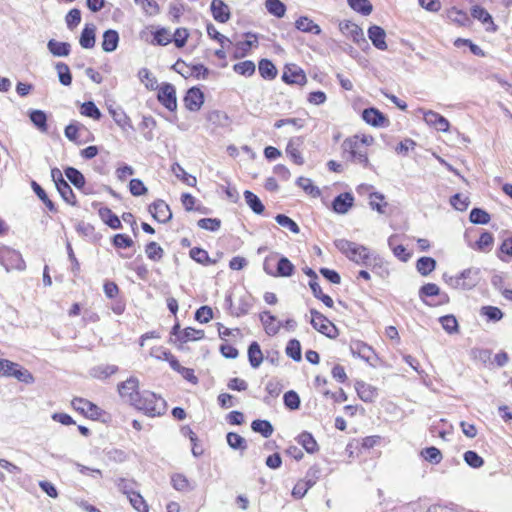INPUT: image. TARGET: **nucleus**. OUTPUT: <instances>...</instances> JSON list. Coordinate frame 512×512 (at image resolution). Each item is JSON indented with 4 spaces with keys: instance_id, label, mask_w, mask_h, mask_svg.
I'll list each match as a JSON object with an SVG mask.
<instances>
[{
    "instance_id": "1",
    "label": "nucleus",
    "mask_w": 512,
    "mask_h": 512,
    "mask_svg": "<svg viewBox=\"0 0 512 512\" xmlns=\"http://www.w3.org/2000/svg\"><path fill=\"white\" fill-rule=\"evenodd\" d=\"M335 247L351 261L365 267L371 266V259L374 256L369 249L363 245L346 239H337L334 241Z\"/></svg>"
},
{
    "instance_id": "2",
    "label": "nucleus",
    "mask_w": 512,
    "mask_h": 512,
    "mask_svg": "<svg viewBox=\"0 0 512 512\" xmlns=\"http://www.w3.org/2000/svg\"><path fill=\"white\" fill-rule=\"evenodd\" d=\"M134 407L139 411H143L144 414L149 417H156L166 412L167 403L162 397L157 396L155 393L144 390L141 392L137 402L134 403Z\"/></svg>"
},
{
    "instance_id": "3",
    "label": "nucleus",
    "mask_w": 512,
    "mask_h": 512,
    "mask_svg": "<svg viewBox=\"0 0 512 512\" xmlns=\"http://www.w3.org/2000/svg\"><path fill=\"white\" fill-rule=\"evenodd\" d=\"M343 156L354 163L361 164L367 168L370 166V162L366 151L360 150V143L358 142V136L346 138L342 145Z\"/></svg>"
},
{
    "instance_id": "4",
    "label": "nucleus",
    "mask_w": 512,
    "mask_h": 512,
    "mask_svg": "<svg viewBox=\"0 0 512 512\" xmlns=\"http://www.w3.org/2000/svg\"><path fill=\"white\" fill-rule=\"evenodd\" d=\"M448 281L449 286L454 289L470 290L480 281V269L476 267L467 268L456 277H451Z\"/></svg>"
},
{
    "instance_id": "5",
    "label": "nucleus",
    "mask_w": 512,
    "mask_h": 512,
    "mask_svg": "<svg viewBox=\"0 0 512 512\" xmlns=\"http://www.w3.org/2000/svg\"><path fill=\"white\" fill-rule=\"evenodd\" d=\"M312 327L330 339H335L338 334V328L329 319L316 309H310Z\"/></svg>"
},
{
    "instance_id": "6",
    "label": "nucleus",
    "mask_w": 512,
    "mask_h": 512,
    "mask_svg": "<svg viewBox=\"0 0 512 512\" xmlns=\"http://www.w3.org/2000/svg\"><path fill=\"white\" fill-rule=\"evenodd\" d=\"M0 264L7 271L11 269L24 270L26 267L21 253L8 246H0Z\"/></svg>"
},
{
    "instance_id": "7",
    "label": "nucleus",
    "mask_w": 512,
    "mask_h": 512,
    "mask_svg": "<svg viewBox=\"0 0 512 512\" xmlns=\"http://www.w3.org/2000/svg\"><path fill=\"white\" fill-rule=\"evenodd\" d=\"M118 392L122 399L134 407L141 395L139 391V380L136 377H130L126 381L118 384Z\"/></svg>"
},
{
    "instance_id": "8",
    "label": "nucleus",
    "mask_w": 512,
    "mask_h": 512,
    "mask_svg": "<svg viewBox=\"0 0 512 512\" xmlns=\"http://www.w3.org/2000/svg\"><path fill=\"white\" fill-rule=\"evenodd\" d=\"M158 101L169 111L173 112L177 109L176 89L170 83H162L159 86Z\"/></svg>"
},
{
    "instance_id": "9",
    "label": "nucleus",
    "mask_w": 512,
    "mask_h": 512,
    "mask_svg": "<svg viewBox=\"0 0 512 512\" xmlns=\"http://www.w3.org/2000/svg\"><path fill=\"white\" fill-rule=\"evenodd\" d=\"M71 405L76 411L93 420H98L103 414V410L101 408L91 401L83 398H74Z\"/></svg>"
},
{
    "instance_id": "10",
    "label": "nucleus",
    "mask_w": 512,
    "mask_h": 512,
    "mask_svg": "<svg viewBox=\"0 0 512 512\" xmlns=\"http://www.w3.org/2000/svg\"><path fill=\"white\" fill-rule=\"evenodd\" d=\"M204 100V93L195 86L187 90L183 99L184 106L191 112L199 111L204 104Z\"/></svg>"
},
{
    "instance_id": "11",
    "label": "nucleus",
    "mask_w": 512,
    "mask_h": 512,
    "mask_svg": "<svg viewBox=\"0 0 512 512\" xmlns=\"http://www.w3.org/2000/svg\"><path fill=\"white\" fill-rule=\"evenodd\" d=\"M152 217L159 223H167L172 219V212L169 205L161 199L151 203L148 208Z\"/></svg>"
},
{
    "instance_id": "12",
    "label": "nucleus",
    "mask_w": 512,
    "mask_h": 512,
    "mask_svg": "<svg viewBox=\"0 0 512 512\" xmlns=\"http://www.w3.org/2000/svg\"><path fill=\"white\" fill-rule=\"evenodd\" d=\"M282 80L286 84L303 86L307 83L305 72L295 64L286 65L282 74Z\"/></svg>"
},
{
    "instance_id": "13",
    "label": "nucleus",
    "mask_w": 512,
    "mask_h": 512,
    "mask_svg": "<svg viewBox=\"0 0 512 512\" xmlns=\"http://www.w3.org/2000/svg\"><path fill=\"white\" fill-rule=\"evenodd\" d=\"M226 303L231 308V314L236 317L246 315L253 306L254 298L250 294L241 296L237 302V305L233 307L232 296L228 295L225 299Z\"/></svg>"
},
{
    "instance_id": "14",
    "label": "nucleus",
    "mask_w": 512,
    "mask_h": 512,
    "mask_svg": "<svg viewBox=\"0 0 512 512\" xmlns=\"http://www.w3.org/2000/svg\"><path fill=\"white\" fill-rule=\"evenodd\" d=\"M362 119L373 127H387L390 124L384 113L375 107L365 108L362 111Z\"/></svg>"
},
{
    "instance_id": "15",
    "label": "nucleus",
    "mask_w": 512,
    "mask_h": 512,
    "mask_svg": "<svg viewBox=\"0 0 512 512\" xmlns=\"http://www.w3.org/2000/svg\"><path fill=\"white\" fill-rule=\"evenodd\" d=\"M5 371H6V374H5L6 377H14L18 381L23 382L25 384H32L35 381L34 376L28 369L22 367L18 363L10 361V360H9V365Z\"/></svg>"
},
{
    "instance_id": "16",
    "label": "nucleus",
    "mask_w": 512,
    "mask_h": 512,
    "mask_svg": "<svg viewBox=\"0 0 512 512\" xmlns=\"http://www.w3.org/2000/svg\"><path fill=\"white\" fill-rule=\"evenodd\" d=\"M304 145L303 137H293L289 140L286 146V154L291 158V160L297 165L304 164V158L301 154L300 149Z\"/></svg>"
},
{
    "instance_id": "17",
    "label": "nucleus",
    "mask_w": 512,
    "mask_h": 512,
    "mask_svg": "<svg viewBox=\"0 0 512 512\" xmlns=\"http://www.w3.org/2000/svg\"><path fill=\"white\" fill-rule=\"evenodd\" d=\"M354 204V196L350 192L337 195L332 201V210L337 214H346Z\"/></svg>"
},
{
    "instance_id": "18",
    "label": "nucleus",
    "mask_w": 512,
    "mask_h": 512,
    "mask_svg": "<svg viewBox=\"0 0 512 512\" xmlns=\"http://www.w3.org/2000/svg\"><path fill=\"white\" fill-rule=\"evenodd\" d=\"M423 118L428 125L433 126L438 131L446 132L449 130V121L444 116L435 111H424Z\"/></svg>"
},
{
    "instance_id": "19",
    "label": "nucleus",
    "mask_w": 512,
    "mask_h": 512,
    "mask_svg": "<svg viewBox=\"0 0 512 512\" xmlns=\"http://www.w3.org/2000/svg\"><path fill=\"white\" fill-rule=\"evenodd\" d=\"M211 13L213 18L220 23H226L231 17L230 9L222 0H212Z\"/></svg>"
},
{
    "instance_id": "20",
    "label": "nucleus",
    "mask_w": 512,
    "mask_h": 512,
    "mask_svg": "<svg viewBox=\"0 0 512 512\" xmlns=\"http://www.w3.org/2000/svg\"><path fill=\"white\" fill-rule=\"evenodd\" d=\"M368 37L374 47L382 51L387 50V43L385 41L386 32L382 27L378 25L370 26L368 29Z\"/></svg>"
},
{
    "instance_id": "21",
    "label": "nucleus",
    "mask_w": 512,
    "mask_h": 512,
    "mask_svg": "<svg viewBox=\"0 0 512 512\" xmlns=\"http://www.w3.org/2000/svg\"><path fill=\"white\" fill-rule=\"evenodd\" d=\"M350 351L353 356H358L366 362H370L372 356L374 355L373 348L360 340L351 342Z\"/></svg>"
},
{
    "instance_id": "22",
    "label": "nucleus",
    "mask_w": 512,
    "mask_h": 512,
    "mask_svg": "<svg viewBox=\"0 0 512 512\" xmlns=\"http://www.w3.org/2000/svg\"><path fill=\"white\" fill-rule=\"evenodd\" d=\"M109 114L112 116L115 123L122 129H133V126L131 124L130 118L127 116L125 111L120 107H114L113 105H110L108 107Z\"/></svg>"
},
{
    "instance_id": "23",
    "label": "nucleus",
    "mask_w": 512,
    "mask_h": 512,
    "mask_svg": "<svg viewBox=\"0 0 512 512\" xmlns=\"http://www.w3.org/2000/svg\"><path fill=\"white\" fill-rule=\"evenodd\" d=\"M339 28L343 34L350 36L354 42H359L361 40L366 43L363 31L357 24L346 20L340 22Z\"/></svg>"
},
{
    "instance_id": "24",
    "label": "nucleus",
    "mask_w": 512,
    "mask_h": 512,
    "mask_svg": "<svg viewBox=\"0 0 512 512\" xmlns=\"http://www.w3.org/2000/svg\"><path fill=\"white\" fill-rule=\"evenodd\" d=\"M96 42V27L94 24H86L81 32L79 43L84 49H91Z\"/></svg>"
},
{
    "instance_id": "25",
    "label": "nucleus",
    "mask_w": 512,
    "mask_h": 512,
    "mask_svg": "<svg viewBox=\"0 0 512 512\" xmlns=\"http://www.w3.org/2000/svg\"><path fill=\"white\" fill-rule=\"evenodd\" d=\"M102 49L104 52H114L119 44V33L114 29H108L104 31L102 36Z\"/></svg>"
},
{
    "instance_id": "26",
    "label": "nucleus",
    "mask_w": 512,
    "mask_h": 512,
    "mask_svg": "<svg viewBox=\"0 0 512 512\" xmlns=\"http://www.w3.org/2000/svg\"><path fill=\"white\" fill-rule=\"evenodd\" d=\"M32 124L42 133L48 132L47 114L43 110L33 109L28 113Z\"/></svg>"
},
{
    "instance_id": "27",
    "label": "nucleus",
    "mask_w": 512,
    "mask_h": 512,
    "mask_svg": "<svg viewBox=\"0 0 512 512\" xmlns=\"http://www.w3.org/2000/svg\"><path fill=\"white\" fill-rule=\"evenodd\" d=\"M47 49L55 57H66L71 52V45L68 42L50 39L47 43Z\"/></svg>"
},
{
    "instance_id": "28",
    "label": "nucleus",
    "mask_w": 512,
    "mask_h": 512,
    "mask_svg": "<svg viewBox=\"0 0 512 512\" xmlns=\"http://www.w3.org/2000/svg\"><path fill=\"white\" fill-rule=\"evenodd\" d=\"M355 389L359 398L364 402H372L377 396L376 388L363 381H357L355 384Z\"/></svg>"
},
{
    "instance_id": "29",
    "label": "nucleus",
    "mask_w": 512,
    "mask_h": 512,
    "mask_svg": "<svg viewBox=\"0 0 512 512\" xmlns=\"http://www.w3.org/2000/svg\"><path fill=\"white\" fill-rule=\"evenodd\" d=\"M247 354L249 364L252 368H258L263 362V353L257 341H253L249 344Z\"/></svg>"
},
{
    "instance_id": "30",
    "label": "nucleus",
    "mask_w": 512,
    "mask_h": 512,
    "mask_svg": "<svg viewBox=\"0 0 512 512\" xmlns=\"http://www.w3.org/2000/svg\"><path fill=\"white\" fill-rule=\"evenodd\" d=\"M295 272V266L285 256L279 257L274 273V277H291Z\"/></svg>"
},
{
    "instance_id": "31",
    "label": "nucleus",
    "mask_w": 512,
    "mask_h": 512,
    "mask_svg": "<svg viewBox=\"0 0 512 512\" xmlns=\"http://www.w3.org/2000/svg\"><path fill=\"white\" fill-rule=\"evenodd\" d=\"M259 318L261 323L264 326L265 332L270 335H276L279 332L281 324H274L276 321V317L272 315L269 311H264L259 314Z\"/></svg>"
},
{
    "instance_id": "32",
    "label": "nucleus",
    "mask_w": 512,
    "mask_h": 512,
    "mask_svg": "<svg viewBox=\"0 0 512 512\" xmlns=\"http://www.w3.org/2000/svg\"><path fill=\"white\" fill-rule=\"evenodd\" d=\"M295 27L299 31L305 33H312L314 35H319L321 33L320 26L315 24L313 20L306 16L299 17L295 22Z\"/></svg>"
},
{
    "instance_id": "33",
    "label": "nucleus",
    "mask_w": 512,
    "mask_h": 512,
    "mask_svg": "<svg viewBox=\"0 0 512 512\" xmlns=\"http://www.w3.org/2000/svg\"><path fill=\"white\" fill-rule=\"evenodd\" d=\"M245 36L247 38H254V40H245V41H240L236 44V52H235V55L234 57L235 58H241V57H245L247 55V53L249 52L250 48L252 46H256L258 44V41H257V35L252 33V32H247L245 34Z\"/></svg>"
},
{
    "instance_id": "34",
    "label": "nucleus",
    "mask_w": 512,
    "mask_h": 512,
    "mask_svg": "<svg viewBox=\"0 0 512 512\" xmlns=\"http://www.w3.org/2000/svg\"><path fill=\"white\" fill-rule=\"evenodd\" d=\"M296 440L309 454H313L319 450V446L315 438L307 431H303L299 434Z\"/></svg>"
},
{
    "instance_id": "35",
    "label": "nucleus",
    "mask_w": 512,
    "mask_h": 512,
    "mask_svg": "<svg viewBox=\"0 0 512 512\" xmlns=\"http://www.w3.org/2000/svg\"><path fill=\"white\" fill-rule=\"evenodd\" d=\"M99 216L104 221V223L112 229H120L122 228L121 221L119 217L112 212V210L108 207H103L99 209Z\"/></svg>"
},
{
    "instance_id": "36",
    "label": "nucleus",
    "mask_w": 512,
    "mask_h": 512,
    "mask_svg": "<svg viewBox=\"0 0 512 512\" xmlns=\"http://www.w3.org/2000/svg\"><path fill=\"white\" fill-rule=\"evenodd\" d=\"M243 195L247 205L255 214H263L265 211V206L256 194L250 190H245Z\"/></svg>"
},
{
    "instance_id": "37",
    "label": "nucleus",
    "mask_w": 512,
    "mask_h": 512,
    "mask_svg": "<svg viewBox=\"0 0 512 512\" xmlns=\"http://www.w3.org/2000/svg\"><path fill=\"white\" fill-rule=\"evenodd\" d=\"M189 256L201 265L208 266L216 264V260L211 259L208 252L200 247H193L189 251Z\"/></svg>"
},
{
    "instance_id": "38",
    "label": "nucleus",
    "mask_w": 512,
    "mask_h": 512,
    "mask_svg": "<svg viewBox=\"0 0 512 512\" xmlns=\"http://www.w3.org/2000/svg\"><path fill=\"white\" fill-rule=\"evenodd\" d=\"M64 173L69 182L77 189H81L85 186V177L78 169L69 166L64 169Z\"/></svg>"
},
{
    "instance_id": "39",
    "label": "nucleus",
    "mask_w": 512,
    "mask_h": 512,
    "mask_svg": "<svg viewBox=\"0 0 512 512\" xmlns=\"http://www.w3.org/2000/svg\"><path fill=\"white\" fill-rule=\"evenodd\" d=\"M172 173L188 186L194 187L197 183L196 177L188 174L185 169L177 162L171 166Z\"/></svg>"
},
{
    "instance_id": "40",
    "label": "nucleus",
    "mask_w": 512,
    "mask_h": 512,
    "mask_svg": "<svg viewBox=\"0 0 512 512\" xmlns=\"http://www.w3.org/2000/svg\"><path fill=\"white\" fill-rule=\"evenodd\" d=\"M258 70L261 77L266 80H273L277 76V69L269 59H261L258 64Z\"/></svg>"
},
{
    "instance_id": "41",
    "label": "nucleus",
    "mask_w": 512,
    "mask_h": 512,
    "mask_svg": "<svg viewBox=\"0 0 512 512\" xmlns=\"http://www.w3.org/2000/svg\"><path fill=\"white\" fill-rule=\"evenodd\" d=\"M58 80L63 86H70L72 84V73L69 66L64 62H57L55 64Z\"/></svg>"
},
{
    "instance_id": "42",
    "label": "nucleus",
    "mask_w": 512,
    "mask_h": 512,
    "mask_svg": "<svg viewBox=\"0 0 512 512\" xmlns=\"http://www.w3.org/2000/svg\"><path fill=\"white\" fill-rule=\"evenodd\" d=\"M251 429L255 433L261 434L263 437L268 438L272 435L274 428L270 421L256 419L251 423Z\"/></svg>"
},
{
    "instance_id": "43",
    "label": "nucleus",
    "mask_w": 512,
    "mask_h": 512,
    "mask_svg": "<svg viewBox=\"0 0 512 512\" xmlns=\"http://www.w3.org/2000/svg\"><path fill=\"white\" fill-rule=\"evenodd\" d=\"M436 260L432 257H420L416 262L417 271L422 276H428L436 268Z\"/></svg>"
},
{
    "instance_id": "44",
    "label": "nucleus",
    "mask_w": 512,
    "mask_h": 512,
    "mask_svg": "<svg viewBox=\"0 0 512 512\" xmlns=\"http://www.w3.org/2000/svg\"><path fill=\"white\" fill-rule=\"evenodd\" d=\"M57 191L59 192L62 199L72 206H77V199L76 196L71 188V186L68 184L67 181L61 182L59 185L56 186Z\"/></svg>"
},
{
    "instance_id": "45",
    "label": "nucleus",
    "mask_w": 512,
    "mask_h": 512,
    "mask_svg": "<svg viewBox=\"0 0 512 512\" xmlns=\"http://www.w3.org/2000/svg\"><path fill=\"white\" fill-rule=\"evenodd\" d=\"M471 15L473 18L481 21L483 24L489 23L492 26V31H496V25L493 22L492 16L487 10L479 5H475L471 8Z\"/></svg>"
},
{
    "instance_id": "46",
    "label": "nucleus",
    "mask_w": 512,
    "mask_h": 512,
    "mask_svg": "<svg viewBox=\"0 0 512 512\" xmlns=\"http://www.w3.org/2000/svg\"><path fill=\"white\" fill-rule=\"evenodd\" d=\"M31 187L37 197L45 204L50 212H57V208L53 201H51L46 191L36 181L31 182Z\"/></svg>"
},
{
    "instance_id": "47",
    "label": "nucleus",
    "mask_w": 512,
    "mask_h": 512,
    "mask_svg": "<svg viewBox=\"0 0 512 512\" xmlns=\"http://www.w3.org/2000/svg\"><path fill=\"white\" fill-rule=\"evenodd\" d=\"M205 336L204 330H197L192 327H187L182 330L179 336V343H187L189 341H197L203 339Z\"/></svg>"
},
{
    "instance_id": "48",
    "label": "nucleus",
    "mask_w": 512,
    "mask_h": 512,
    "mask_svg": "<svg viewBox=\"0 0 512 512\" xmlns=\"http://www.w3.org/2000/svg\"><path fill=\"white\" fill-rule=\"evenodd\" d=\"M469 220L473 224L485 225L490 222L491 217L484 209L475 207L470 211Z\"/></svg>"
},
{
    "instance_id": "49",
    "label": "nucleus",
    "mask_w": 512,
    "mask_h": 512,
    "mask_svg": "<svg viewBox=\"0 0 512 512\" xmlns=\"http://www.w3.org/2000/svg\"><path fill=\"white\" fill-rule=\"evenodd\" d=\"M265 7L271 15L277 18L284 17L286 13V5L280 0H266Z\"/></svg>"
},
{
    "instance_id": "50",
    "label": "nucleus",
    "mask_w": 512,
    "mask_h": 512,
    "mask_svg": "<svg viewBox=\"0 0 512 512\" xmlns=\"http://www.w3.org/2000/svg\"><path fill=\"white\" fill-rule=\"evenodd\" d=\"M441 295L440 288L434 283H426L419 289V298L426 304L431 305L426 301L427 297H434Z\"/></svg>"
},
{
    "instance_id": "51",
    "label": "nucleus",
    "mask_w": 512,
    "mask_h": 512,
    "mask_svg": "<svg viewBox=\"0 0 512 512\" xmlns=\"http://www.w3.org/2000/svg\"><path fill=\"white\" fill-rule=\"evenodd\" d=\"M118 371V367L115 365H99L91 370V375L98 379H106L109 376L115 374Z\"/></svg>"
},
{
    "instance_id": "52",
    "label": "nucleus",
    "mask_w": 512,
    "mask_h": 512,
    "mask_svg": "<svg viewBox=\"0 0 512 512\" xmlns=\"http://www.w3.org/2000/svg\"><path fill=\"white\" fill-rule=\"evenodd\" d=\"M82 129L86 130V127L78 121H73L65 127V137L72 142L81 144L78 142V134Z\"/></svg>"
},
{
    "instance_id": "53",
    "label": "nucleus",
    "mask_w": 512,
    "mask_h": 512,
    "mask_svg": "<svg viewBox=\"0 0 512 512\" xmlns=\"http://www.w3.org/2000/svg\"><path fill=\"white\" fill-rule=\"evenodd\" d=\"M347 3L351 9L363 16L369 15L373 10V6L369 0H347Z\"/></svg>"
},
{
    "instance_id": "54",
    "label": "nucleus",
    "mask_w": 512,
    "mask_h": 512,
    "mask_svg": "<svg viewBox=\"0 0 512 512\" xmlns=\"http://www.w3.org/2000/svg\"><path fill=\"white\" fill-rule=\"evenodd\" d=\"M145 253L148 259L157 262L163 258L164 250L157 242L151 241L145 246Z\"/></svg>"
},
{
    "instance_id": "55",
    "label": "nucleus",
    "mask_w": 512,
    "mask_h": 512,
    "mask_svg": "<svg viewBox=\"0 0 512 512\" xmlns=\"http://www.w3.org/2000/svg\"><path fill=\"white\" fill-rule=\"evenodd\" d=\"M420 455L432 464H439L443 458L441 451L435 446L422 449Z\"/></svg>"
},
{
    "instance_id": "56",
    "label": "nucleus",
    "mask_w": 512,
    "mask_h": 512,
    "mask_svg": "<svg viewBox=\"0 0 512 512\" xmlns=\"http://www.w3.org/2000/svg\"><path fill=\"white\" fill-rule=\"evenodd\" d=\"M80 113L94 120H100L102 117L101 111L93 101H86L82 103Z\"/></svg>"
},
{
    "instance_id": "57",
    "label": "nucleus",
    "mask_w": 512,
    "mask_h": 512,
    "mask_svg": "<svg viewBox=\"0 0 512 512\" xmlns=\"http://www.w3.org/2000/svg\"><path fill=\"white\" fill-rule=\"evenodd\" d=\"M285 352L295 362L302 360L301 344L297 339H290L288 341Z\"/></svg>"
},
{
    "instance_id": "58",
    "label": "nucleus",
    "mask_w": 512,
    "mask_h": 512,
    "mask_svg": "<svg viewBox=\"0 0 512 512\" xmlns=\"http://www.w3.org/2000/svg\"><path fill=\"white\" fill-rule=\"evenodd\" d=\"M439 322L442 325V328L448 334H455L459 331V325L456 317L452 314L444 315L439 318Z\"/></svg>"
},
{
    "instance_id": "59",
    "label": "nucleus",
    "mask_w": 512,
    "mask_h": 512,
    "mask_svg": "<svg viewBox=\"0 0 512 512\" xmlns=\"http://www.w3.org/2000/svg\"><path fill=\"white\" fill-rule=\"evenodd\" d=\"M228 445L234 450L244 451L247 449V442L245 438L235 432H229L226 435Z\"/></svg>"
},
{
    "instance_id": "60",
    "label": "nucleus",
    "mask_w": 512,
    "mask_h": 512,
    "mask_svg": "<svg viewBox=\"0 0 512 512\" xmlns=\"http://www.w3.org/2000/svg\"><path fill=\"white\" fill-rule=\"evenodd\" d=\"M171 483L175 490L177 491H190L192 488L190 486L189 480L187 477L181 473H175L171 476Z\"/></svg>"
},
{
    "instance_id": "61",
    "label": "nucleus",
    "mask_w": 512,
    "mask_h": 512,
    "mask_svg": "<svg viewBox=\"0 0 512 512\" xmlns=\"http://www.w3.org/2000/svg\"><path fill=\"white\" fill-rule=\"evenodd\" d=\"M297 185L300 186L307 194L316 198L321 195L320 189L313 185L311 179L305 177H299L296 181Z\"/></svg>"
},
{
    "instance_id": "62",
    "label": "nucleus",
    "mask_w": 512,
    "mask_h": 512,
    "mask_svg": "<svg viewBox=\"0 0 512 512\" xmlns=\"http://www.w3.org/2000/svg\"><path fill=\"white\" fill-rule=\"evenodd\" d=\"M256 66L253 61L246 60L239 63L234 64L233 70L243 76H252L255 73Z\"/></svg>"
},
{
    "instance_id": "63",
    "label": "nucleus",
    "mask_w": 512,
    "mask_h": 512,
    "mask_svg": "<svg viewBox=\"0 0 512 512\" xmlns=\"http://www.w3.org/2000/svg\"><path fill=\"white\" fill-rule=\"evenodd\" d=\"M275 221L280 226L290 230L294 234H298L300 232V228H299L298 224L293 219H291L290 217H288L285 214H277L275 217Z\"/></svg>"
},
{
    "instance_id": "64",
    "label": "nucleus",
    "mask_w": 512,
    "mask_h": 512,
    "mask_svg": "<svg viewBox=\"0 0 512 512\" xmlns=\"http://www.w3.org/2000/svg\"><path fill=\"white\" fill-rule=\"evenodd\" d=\"M283 402L285 407L290 410H297L301 404L300 397L294 390H289L284 394Z\"/></svg>"
}]
</instances>
